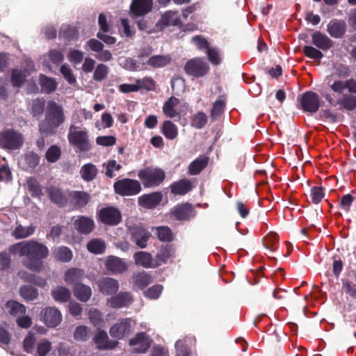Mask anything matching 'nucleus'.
<instances>
[{"label":"nucleus","instance_id":"nucleus-1","mask_svg":"<svg viewBox=\"0 0 356 356\" xmlns=\"http://www.w3.org/2000/svg\"><path fill=\"white\" fill-rule=\"evenodd\" d=\"M9 251L13 254H18L25 257L24 266L33 272H40L42 268V260L46 259L49 253L48 248L43 243L35 240H29L12 245Z\"/></svg>","mask_w":356,"mask_h":356},{"label":"nucleus","instance_id":"nucleus-2","mask_svg":"<svg viewBox=\"0 0 356 356\" xmlns=\"http://www.w3.org/2000/svg\"><path fill=\"white\" fill-rule=\"evenodd\" d=\"M165 171L160 168L146 167L138 172V177L145 188H156L165 179Z\"/></svg>","mask_w":356,"mask_h":356},{"label":"nucleus","instance_id":"nucleus-3","mask_svg":"<svg viewBox=\"0 0 356 356\" xmlns=\"http://www.w3.org/2000/svg\"><path fill=\"white\" fill-rule=\"evenodd\" d=\"M24 144V136L22 133L13 129H8L0 131V147L9 150L20 149Z\"/></svg>","mask_w":356,"mask_h":356},{"label":"nucleus","instance_id":"nucleus-4","mask_svg":"<svg viewBox=\"0 0 356 356\" xmlns=\"http://www.w3.org/2000/svg\"><path fill=\"white\" fill-rule=\"evenodd\" d=\"M185 73L193 78L205 76L210 71L209 65L201 57H195L187 60L184 67Z\"/></svg>","mask_w":356,"mask_h":356},{"label":"nucleus","instance_id":"nucleus-5","mask_svg":"<svg viewBox=\"0 0 356 356\" xmlns=\"http://www.w3.org/2000/svg\"><path fill=\"white\" fill-rule=\"evenodd\" d=\"M67 140L70 145L77 148L80 152H88L91 148L87 131H78L74 125L70 127Z\"/></svg>","mask_w":356,"mask_h":356},{"label":"nucleus","instance_id":"nucleus-6","mask_svg":"<svg viewBox=\"0 0 356 356\" xmlns=\"http://www.w3.org/2000/svg\"><path fill=\"white\" fill-rule=\"evenodd\" d=\"M114 191L120 196H133L138 194L141 185L138 180L124 178L115 181L113 184Z\"/></svg>","mask_w":356,"mask_h":356},{"label":"nucleus","instance_id":"nucleus-7","mask_svg":"<svg viewBox=\"0 0 356 356\" xmlns=\"http://www.w3.org/2000/svg\"><path fill=\"white\" fill-rule=\"evenodd\" d=\"M98 220L106 225L115 226L122 221L121 211L114 207H106L98 212Z\"/></svg>","mask_w":356,"mask_h":356},{"label":"nucleus","instance_id":"nucleus-8","mask_svg":"<svg viewBox=\"0 0 356 356\" xmlns=\"http://www.w3.org/2000/svg\"><path fill=\"white\" fill-rule=\"evenodd\" d=\"M46 120L57 127H60L65 120L63 108L56 102L50 100L47 102Z\"/></svg>","mask_w":356,"mask_h":356},{"label":"nucleus","instance_id":"nucleus-9","mask_svg":"<svg viewBox=\"0 0 356 356\" xmlns=\"http://www.w3.org/2000/svg\"><path fill=\"white\" fill-rule=\"evenodd\" d=\"M152 340L145 332L137 333L134 338L129 341V345L132 347V352L135 353H145L150 348Z\"/></svg>","mask_w":356,"mask_h":356},{"label":"nucleus","instance_id":"nucleus-10","mask_svg":"<svg viewBox=\"0 0 356 356\" xmlns=\"http://www.w3.org/2000/svg\"><path fill=\"white\" fill-rule=\"evenodd\" d=\"M129 232L131 236V240L140 248L147 247L151 234L142 225H134L129 227Z\"/></svg>","mask_w":356,"mask_h":356},{"label":"nucleus","instance_id":"nucleus-11","mask_svg":"<svg viewBox=\"0 0 356 356\" xmlns=\"http://www.w3.org/2000/svg\"><path fill=\"white\" fill-rule=\"evenodd\" d=\"M300 104L305 112L316 113L321 106L318 95L312 91H307L302 95Z\"/></svg>","mask_w":356,"mask_h":356},{"label":"nucleus","instance_id":"nucleus-12","mask_svg":"<svg viewBox=\"0 0 356 356\" xmlns=\"http://www.w3.org/2000/svg\"><path fill=\"white\" fill-rule=\"evenodd\" d=\"M131 321L129 318L121 319L110 328V335L118 339H122L128 336L131 332Z\"/></svg>","mask_w":356,"mask_h":356},{"label":"nucleus","instance_id":"nucleus-13","mask_svg":"<svg viewBox=\"0 0 356 356\" xmlns=\"http://www.w3.org/2000/svg\"><path fill=\"white\" fill-rule=\"evenodd\" d=\"M170 213L177 220L186 221L195 216V209L190 203L178 204L172 209Z\"/></svg>","mask_w":356,"mask_h":356},{"label":"nucleus","instance_id":"nucleus-14","mask_svg":"<svg viewBox=\"0 0 356 356\" xmlns=\"http://www.w3.org/2000/svg\"><path fill=\"white\" fill-rule=\"evenodd\" d=\"M74 226L79 234L88 235L94 230L95 224L91 218L79 216L74 221Z\"/></svg>","mask_w":356,"mask_h":356},{"label":"nucleus","instance_id":"nucleus-15","mask_svg":"<svg viewBox=\"0 0 356 356\" xmlns=\"http://www.w3.org/2000/svg\"><path fill=\"white\" fill-rule=\"evenodd\" d=\"M153 6L152 0H133L130 10L133 17H140L149 13Z\"/></svg>","mask_w":356,"mask_h":356},{"label":"nucleus","instance_id":"nucleus-16","mask_svg":"<svg viewBox=\"0 0 356 356\" xmlns=\"http://www.w3.org/2000/svg\"><path fill=\"white\" fill-rule=\"evenodd\" d=\"M347 31V25L344 20L334 19L327 25V32L334 38H343Z\"/></svg>","mask_w":356,"mask_h":356},{"label":"nucleus","instance_id":"nucleus-17","mask_svg":"<svg viewBox=\"0 0 356 356\" xmlns=\"http://www.w3.org/2000/svg\"><path fill=\"white\" fill-rule=\"evenodd\" d=\"M44 323L51 327H56L62 320L60 312L56 307H49L42 311Z\"/></svg>","mask_w":356,"mask_h":356},{"label":"nucleus","instance_id":"nucleus-18","mask_svg":"<svg viewBox=\"0 0 356 356\" xmlns=\"http://www.w3.org/2000/svg\"><path fill=\"white\" fill-rule=\"evenodd\" d=\"M86 277L83 270L77 268H71L65 271L64 280L67 284L71 285L73 289L74 286L82 284Z\"/></svg>","mask_w":356,"mask_h":356},{"label":"nucleus","instance_id":"nucleus-19","mask_svg":"<svg viewBox=\"0 0 356 356\" xmlns=\"http://www.w3.org/2000/svg\"><path fill=\"white\" fill-rule=\"evenodd\" d=\"M163 195L161 192H152L144 194L138 198V204L145 209H154L162 201Z\"/></svg>","mask_w":356,"mask_h":356},{"label":"nucleus","instance_id":"nucleus-20","mask_svg":"<svg viewBox=\"0 0 356 356\" xmlns=\"http://www.w3.org/2000/svg\"><path fill=\"white\" fill-rule=\"evenodd\" d=\"M105 266L108 270L114 274L122 273L128 268L123 259L112 255L107 257Z\"/></svg>","mask_w":356,"mask_h":356},{"label":"nucleus","instance_id":"nucleus-21","mask_svg":"<svg viewBox=\"0 0 356 356\" xmlns=\"http://www.w3.org/2000/svg\"><path fill=\"white\" fill-rule=\"evenodd\" d=\"M133 301L134 298L130 292H120L112 296L109 302L111 307L118 309L129 307Z\"/></svg>","mask_w":356,"mask_h":356},{"label":"nucleus","instance_id":"nucleus-22","mask_svg":"<svg viewBox=\"0 0 356 356\" xmlns=\"http://www.w3.org/2000/svg\"><path fill=\"white\" fill-rule=\"evenodd\" d=\"M175 252V248L172 244L161 245L155 257L156 266L158 267L166 264L174 256Z\"/></svg>","mask_w":356,"mask_h":356},{"label":"nucleus","instance_id":"nucleus-23","mask_svg":"<svg viewBox=\"0 0 356 356\" xmlns=\"http://www.w3.org/2000/svg\"><path fill=\"white\" fill-rule=\"evenodd\" d=\"M209 157L206 155H200L193 160L188 166L189 175H200L209 165Z\"/></svg>","mask_w":356,"mask_h":356},{"label":"nucleus","instance_id":"nucleus-24","mask_svg":"<svg viewBox=\"0 0 356 356\" xmlns=\"http://www.w3.org/2000/svg\"><path fill=\"white\" fill-rule=\"evenodd\" d=\"M312 42L323 51H327L334 45V42L328 36L319 31H315L312 35Z\"/></svg>","mask_w":356,"mask_h":356},{"label":"nucleus","instance_id":"nucleus-25","mask_svg":"<svg viewBox=\"0 0 356 356\" xmlns=\"http://www.w3.org/2000/svg\"><path fill=\"white\" fill-rule=\"evenodd\" d=\"M98 286L99 291L106 295L115 294L119 289L118 281L112 277H103L99 281Z\"/></svg>","mask_w":356,"mask_h":356},{"label":"nucleus","instance_id":"nucleus-26","mask_svg":"<svg viewBox=\"0 0 356 356\" xmlns=\"http://www.w3.org/2000/svg\"><path fill=\"white\" fill-rule=\"evenodd\" d=\"M170 188L171 193L175 195H184L193 189V185L190 179H181L172 182Z\"/></svg>","mask_w":356,"mask_h":356},{"label":"nucleus","instance_id":"nucleus-27","mask_svg":"<svg viewBox=\"0 0 356 356\" xmlns=\"http://www.w3.org/2000/svg\"><path fill=\"white\" fill-rule=\"evenodd\" d=\"M53 258L59 262H70L73 257L72 251L67 246L61 245L52 249Z\"/></svg>","mask_w":356,"mask_h":356},{"label":"nucleus","instance_id":"nucleus-28","mask_svg":"<svg viewBox=\"0 0 356 356\" xmlns=\"http://www.w3.org/2000/svg\"><path fill=\"white\" fill-rule=\"evenodd\" d=\"M134 258L135 263L138 266H141L144 268H156L155 259H153L150 253L147 252H138L134 254Z\"/></svg>","mask_w":356,"mask_h":356},{"label":"nucleus","instance_id":"nucleus-29","mask_svg":"<svg viewBox=\"0 0 356 356\" xmlns=\"http://www.w3.org/2000/svg\"><path fill=\"white\" fill-rule=\"evenodd\" d=\"M69 195L74 206L78 208L84 207L90 199V195L85 191H74L70 193Z\"/></svg>","mask_w":356,"mask_h":356},{"label":"nucleus","instance_id":"nucleus-30","mask_svg":"<svg viewBox=\"0 0 356 356\" xmlns=\"http://www.w3.org/2000/svg\"><path fill=\"white\" fill-rule=\"evenodd\" d=\"M179 102L180 101L178 98L173 96L170 97L163 106V112L165 115L170 118H174L178 116L179 113L175 109V106H177Z\"/></svg>","mask_w":356,"mask_h":356},{"label":"nucleus","instance_id":"nucleus-31","mask_svg":"<svg viewBox=\"0 0 356 356\" xmlns=\"http://www.w3.org/2000/svg\"><path fill=\"white\" fill-rule=\"evenodd\" d=\"M23 169L26 171L34 170L40 163V156L33 152H28L23 156Z\"/></svg>","mask_w":356,"mask_h":356},{"label":"nucleus","instance_id":"nucleus-32","mask_svg":"<svg viewBox=\"0 0 356 356\" xmlns=\"http://www.w3.org/2000/svg\"><path fill=\"white\" fill-rule=\"evenodd\" d=\"M48 195L51 201L60 207H64L67 205V198L60 189L58 188H50L48 190Z\"/></svg>","mask_w":356,"mask_h":356},{"label":"nucleus","instance_id":"nucleus-33","mask_svg":"<svg viewBox=\"0 0 356 356\" xmlns=\"http://www.w3.org/2000/svg\"><path fill=\"white\" fill-rule=\"evenodd\" d=\"M51 295L55 301L61 303L68 302L71 298L70 291L63 286H58L51 290Z\"/></svg>","mask_w":356,"mask_h":356},{"label":"nucleus","instance_id":"nucleus-34","mask_svg":"<svg viewBox=\"0 0 356 356\" xmlns=\"http://www.w3.org/2000/svg\"><path fill=\"white\" fill-rule=\"evenodd\" d=\"M171 60L170 55H156L151 56L146 63L153 68H160L168 65Z\"/></svg>","mask_w":356,"mask_h":356},{"label":"nucleus","instance_id":"nucleus-35","mask_svg":"<svg viewBox=\"0 0 356 356\" xmlns=\"http://www.w3.org/2000/svg\"><path fill=\"white\" fill-rule=\"evenodd\" d=\"M74 296L81 302H87L92 296V290L89 286L81 284L73 288Z\"/></svg>","mask_w":356,"mask_h":356},{"label":"nucleus","instance_id":"nucleus-36","mask_svg":"<svg viewBox=\"0 0 356 356\" xmlns=\"http://www.w3.org/2000/svg\"><path fill=\"white\" fill-rule=\"evenodd\" d=\"M26 185L33 197L41 198L43 195L42 186L35 178L29 177L26 179Z\"/></svg>","mask_w":356,"mask_h":356},{"label":"nucleus","instance_id":"nucleus-37","mask_svg":"<svg viewBox=\"0 0 356 356\" xmlns=\"http://www.w3.org/2000/svg\"><path fill=\"white\" fill-rule=\"evenodd\" d=\"M39 83L42 90L47 94H50L54 92L57 88V83L56 80L44 74L40 75Z\"/></svg>","mask_w":356,"mask_h":356},{"label":"nucleus","instance_id":"nucleus-38","mask_svg":"<svg viewBox=\"0 0 356 356\" xmlns=\"http://www.w3.org/2000/svg\"><path fill=\"white\" fill-rule=\"evenodd\" d=\"M97 172L96 166L90 163L83 165L80 170L81 177L86 181H91L95 179Z\"/></svg>","mask_w":356,"mask_h":356},{"label":"nucleus","instance_id":"nucleus-39","mask_svg":"<svg viewBox=\"0 0 356 356\" xmlns=\"http://www.w3.org/2000/svg\"><path fill=\"white\" fill-rule=\"evenodd\" d=\"M19 277L26 282L34 284L40 287H43L47 284L44 279L34 274L29 273L25 270H21L18 273Z\"/></svg>","mask_w":356,"mask_h":356},{"label":"nucleus","instance_id":"nucleus-40","mask_svg":"<svg viewBox=\"0 0 356 356\" xmlns=\"http://www.w3.org/2000/svg\"><path fill=\"white\" fill-rule=\"evenodd\" d=\"M106 248V243L101 238H93L87 243L88 250L95 254H103Z\"/></svg>","mask_w":356,"mask_h":356},{"label":"nucleus","instance_id":"nucleus-41","mask_svg":"<svg viewBox=\"0 0 356 356\" xmlns=\"http://www.w3.org/2000/svg\"><path fill=\"white\" fill-rule=\"evenodd\" d=\"M161 133L167 139L174 140L178 136V129L172 121L165 120L162 124Z\"/></svg>","mask_w":356,"mask_h":356},{"label":"nucleus","instance_id":"nucleus-42","mask_svg":"<svg viewBox=\"0 0 356 356\" xmlns=\"http://www.w3.org/2000/svg\"><path fill=\"white\" fill-rule=\"evenodd\" d=\"M78 29L70 25H63L59 31L58 37L67 42L73 40L77 38Z\"/></svg>","mask_w":356,"mask_h":356},{"label":"nucleus","instance_id":"nucleus-43","mask_svg":"<svg viewBox=\"0 0 356 356\" xmlns=\"http://www.w3.org/2000/svg\"><path fill=\"white\" fill-rule=\"evenodd\" d=\"M46 102L43 98L32 100L30 105V113L34 118H40L44 113Z\"/></svg>","mask_w":356,"mask_h":356},{"label":"nucleus","instance_id":"nucleus-44","mask_svg":"<svg viewBox=\"0 0 356 356\" xmlns=\"http://www.w3.org/2000/svg\"><path fill=\"white\" fill-rule=\"evenodd\" d=\"M226 106L225 98L223 99L220 97L217 99L212 105L210 111V118L212 122L216 121L223 113Z\"/></svg>","mask_w":356,"mask_h":356},{"label":"nucleus","instance_id":"nucleus-45","mask_svg":"<svg viewBox=\"0 0 356 356\" xmlns=\"http://www.w3.org/2000/svg\"><path fill=\"white\" fill-rule=\"evenodd\" d=\"M207 122L208 116L202 111H198L191 117V125L197 129L204 128Z\"/></svg>","mask_w":356,"mask_h":356},{"label":"nucleus","instance_id":"nucleus-46","mask_svg":"<svg viewBox=\"0 0 356 356\" xmlns=\"http://www.w3.org/2000/svg\"><path fill=\"white\" fill-rule=\"evenodd\" d=\"M156 234L161 241L171 242L174 240V234L168 226H159L155 228Z\"/></svg>","mask_w":356,"mask_h":356},{"label":"nucleus","instance_id":"nucleus-47","mask_svg":"<svg viewBox=\"0 0 356 356\" xmlns=\"http://www.w3.org/2000/svg\"><path fill=\"white\" fill-rule=\"evenodd\" d=\"M35 227L31 225L28 227H24L21 225L17 226L13 231V235L17 239L27 238L33 234Z\"/></svg>","mask_w":356,"mask_h":356},{"label":"nucleus","instance_id":"nucleus-48","mask_svg":"<svg viewBox=\"0 0 356 356\" xmlns=\"http://www.w3.org/2000/svg\"><path fill=\"white\" fill-rule=\"evenodd\" d=\"M21 296L27 301H33L38 296V290L31 285H23L20 287Z\"/></svg>","mask_w":356,"mask_h":356},{"label":"nucleus","instance_id":"nucleus-49","mask_svg":"<svg viewBox=\"0 0 356 356\" xmlns=\"http://www.w3.org/2000/svg\"><path fill=\"white\" fill-rule=\"evenodd\" d=\"M134 284L140 289L145 288L152 282V276L145 272H142L133 277Z\"/></svg>","mask_w":356,"mask_h":356},{"label":"nucleus","instance_id":"nucleus-50","mask_svg":"<svg viewBox=\"0 0 356 356\" xmlns=\"http://www.w3.org/2000/svg\"><path fill=\"white\" fill-rule=\"evenodd\" d=\"M6 307L12 316L22 315L26 312L25 306L15 300L8 301L6 304Z\"/></svg>","mask_w":356,"mask_h":356},{"label":"nucleus","instance_id":"nucleus-51","mask_svg":"<svg viewBox=\"0 0 356 356\" xmlns=\"http://www.w3.org/2000/svg\"><path fill=\"white\" fill-rule=\"evenodd\" d=\"M179 22V19L175 17V13L172 11L165 12L161 15L159 23L163 27L168 26H177Z\"/></svg>","mask_w":356,"mask_h":356},{"label":"nucleus","instance_id":"nucleus-52","mask_svg":"<svg viewBox=\"0 0 356 356\" xmlns=\"http://www.w3.org/2000/svg\"><path fill=\"white\" fill-rule=\"evenodd\" d=\"M337 104L347 111H353L356 108V97L343 95L342 98L337 101Z\"/></svg>","mask_w":356,"mask_h":356},{"label":"nucleus","instance_id":"nucleus-53","mask_svg":"<svg viewBox=\"0 0 356 356\" xmlns=\"http://www.w3.org/2000/svg\"><path fill=\"white\" fill-rule=\"evenodd\" d=\"M61 156L60 148L56 145L50 146L45 154V158L49 163H55L58 161Z\"/></svg>","mask_w":356,"mask_h":356},{"label":"nucleus","instance_id":"nucleus-54","mask_svg":"<svg viewBox=\"0 0 356 356\" xmlns=\"http://www.w3.org/2000/svg\"><path fill=\"white\" fill-rule=\"evenodd\" d=\"M26 81V74L20 70H13L11 74V83L14 87H21Z\"/></svg>","mask_w":356,"mask_h":356},{"label":"nucleus","instance_id":"nucleus-55","mask_svg":"<svg viewBox=\"0 0 356 356\" xmlns=\"http://www.w3.org/2000/svg\"><path fill=\"white\" fill-rule=\"evenodd\" d=\"M279 241V236L277 233L270 232L264 238V245L269 249L270 251H275L276 249V244Z\"/></svg>","mask_w":356,"mask_h":356},{"label":"nucleus","instance_id":"nucleus-56","mask_svg":"<svg viewBox=\"0 0 356 356\" xmlns=\"http://www.w3.org/2000/svg\"><path fill=\"white\" fill-rule=\"evenodd\" d=\"M106 168L105 175L108 178L115 177L114 170L119 171L122 169V165L116 162L115 160H109L107 163L103 164Z\"/></svg>","mask_w":356,"mask_h":356},{"label":"nucleus","instance_id":"nucleus-57","mask_svg":"<svg viewBox=\"0 0 356 356\" xmlns=\"http://www.w3.org/2000/svg\"><path fill=\"white\" fill-rule=\"evenodd\" d=\"M138 87L140 89H145L148 91L154 90L156 81L149 76H145L143 79H138L136 81Z\"/></svg>","mask_w":356,"mask_h":356},{"label":"nucleus","instance_id":"nucleus-58","mask_svg":"<svg viewBox=\"0 0 356 356\" xmlns=\"http://www.w3.org/2000/svg\"><path fill=\"white\" fill-rule=\"evenodd\" d=\"M108 74V67L104 64H98L93 74V79L102 81L107 76Z\"/></svg>","mask_w":356,"mask_h":356},{"label":"nucleus","instance_id":"nucleus-59","mask_svg":"<svg viewBox=\"0 0 356 356\" xmlns=\"http://www.w3.org/2000/svg\"><path fill=\"white\" fill-rule=\"evenodd\" d=\"M302 52L307 58L312 59H321L323 57V54L319 49L312 46H305L302 49Z\"/></svg>","mask_w":356,"mask_h":356},{"label":"nucleus","instance_id":"nucleus-60","mask_svg":"<svg viewBox=\"0 0 356 356\" xmlns=\"http://www.w3.org/2000/svg\"><path fill=\"white\" fill-rule=\"evenodd\" d=\"M58 127L52 124L51 122L46 120L45 122H42L39 124V131L41 134H44L45 136H52L56 134V129Z\"/></svg>","mask_w":356,"mask_h":356},{"label":"nucleus","instance_id":"nucleus-61","mask_svg":"<svg viewBox=\"0 0 356 356\" xmlns=\"http://www.w3.org/2000/svg\"><path fill=\"white\" fill-rule=\"evenodd\" d=\"M163 286L161 284H155L152 286V287L147 289L143 292V294L145 297L149 298V299H157L162 291H163Z\"/></svg>","mask_w":356,"mask_h":356},{"label":"nucleus","instance_id":"nucleus-62","mask_svg":"<svg viewBox=\"0 0 356 356\" xmlns=\"http://www.w3.org/2000/svg\"><path fill=\"white\" fill-rule=\"evenodd\" d=\"M36 339L34 334L29 332L23 341L24 350L28 353H32Z\"/></svg>","mask_w":356,"mask_h":356},{"label":"nucleus","instance_id":"nucleus-63","mask_svg":"<svg viewBox=\"0 0 356 356\" xmlns=\"http://www.w3.org/2000/svg\"><path fill=\"white\" fill-rule=\"evenodd\" d=\"M325 196L324 189L319 186H313L311 188L312 201L314 204H318Z\"/></svg>","mask_w":356,"mask_h":356},{"label":"nucleus","instance_id":"nucleus-64","mask_svg":"<svg viewBox=\"0 0 356 356\" xmlns=\"http://www.w3.org/2000/svg\"><path fill=\"white\" fill-rule=\"evenodd\" d=\"M354 200L355 197L351 194L348 193L344 195L339 202V207L341 209L344 210L346 212H348Z\"/></svg>","mask_w":356,"mask_h":356}]
</instances>
